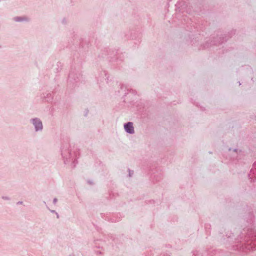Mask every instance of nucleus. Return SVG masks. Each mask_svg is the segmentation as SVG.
<instances>
[{
	"instance_id": "nucleus-2",
	"label": "nucleus",
	"mask_w": 256,
	"mask_h": 256,
	"mask_svg": "<svg viewBox=\"0 0 256 256\" xmlns=\"http://www.w3.org/2000/svg\"><path fill=\"white\" fill-rule=\"evenodd\" d=\"M67 150L68 156H65V159H66L68 162H72V167L74 168L78 164L77 158L78 152L76 150V148H75L74 146H72L71 144H70Z\"/></svg>"
},
{
	"instance_id": "nucleus-13",
	"label": "nucleus",
	"mask_w": 256,
	"mask_h": 256,
	"mask_svg": "<svg viewBox=\"0 0 256 256\" xmlns=\"http://www.w3.org/2000/svg\"><path fill=\"white\" fill-rule=\"evenodd\" d=\"M76 256V255H75V254H70V255H69V256Z\"/></svg>"
},
{
	"instance_id": "nucleus-11",
	"label": "nucleus",
	"mask_w": 256,
	"mask_h": 256,
	"mask_svg": "<svg viewBox=\"0 0 256 256\" xmlns=\"http://www.w3.org/2000/svg\"><path fill=\"white\" fill-rule=\"evenodd\" d=\"M88 183L90 184H93V182H92V181H90V180H88Z\"/></svg>"
},
{
	"instance_id": "nucleus-6",
	"label": "nucleus",
	"mask_w": 256,
	"mask_h": 256,
	"mask_svg": "<svg viewBox=\"0 0 256 256\" xmlns=\"http://www.w3.org/2000/svg\"><path fill=\"white\" fill-rule=\"evenodd\" d=\"M124 128L125 131L130 134H134V133L133 123L132 122H128L124 124Z\"/></svg>"
},
{
	"instance_id": "nucleus-10",
	"label": "nucleus",
	"mask_w": 256,
	"mask_h": 256,
	"mask_svg": "<svg viewBox=\"0 0 256 256\" xmlns=\"http://www.w3.org/2000/svg\"><path fill=\"white\" fill-rule=\"evenodd\" d=\"M104 74L105 76H106V78L108 79V76H107V74H106L105 72H104Z\"/></svg>"
},
{
	"instance_id": "nucleus-8",
	"label": "nucleus",
	"mask_w": 256,
	"mask_h": 256,
	"mask_svg": "<svg viewBox=\"0 0 256 256\" xmlns=\"http://www.w3.org/2000/svg\"><path fill=\"white\" fill-rule=\"evenodd\" d=\"M34 124L35 125L36 128V130H40L42 128V125L41 122H40L39 120L34 119Z\"/></svg>"
},
{
	"instance_id": "nucleus-9",
	"label": "nucleus",
	"mask_w": 256,
	"mask_h": 256,
	"mask_svg": "<svg viewBox=\"0 0 256 256\" xmlns=\"http://www.w3.org/2000/svg\"><path fill=\"white\" fill-rule=\"evenodd\" d=\"M128 176H132V174H134V171L133 170H128Z\"/></svg>"
},
{
	"instance_id": "nucleus-7",
	"label": "nucleus",
	"mask_w": 256,
	"mask_h": 256,
	"mask_svg": "<svg viewBox=\"0 0 256 256\" xmlns=\"http://www.w3.org/2000/svg\"><path fill=\"white\" fill-rule=\"evenodd\" d=\"M249 177L250 179H251V182L254 181V180H252L254 178L256 179V162L254 164V168H252L250 171Z\"/></svg>"
},
{
	"instance_id": "nucleus-5",
	"label": "nucleus",
	"mask_w": 256,
	"mask_h": 256,
	"mask_svg": "<svg viewBox=\"0 0 256 256\" xmlns=\"http://www.w3.org/2000/svg\"><path fill=\"white\" fill-rule=\"evenodd\" d=\"M228 151L232 160L238 158V155L242 152V150L238 148H230Z\"/></svg>"
},
{
	"instance_id": "nucleus-1",
	"label": "nucleus",
	"mask_w": 256,
	"mask_h": 256,
	"mask_svg": "<svg viewBox=\"0 0 256 256\" xmlns=\"http://www.w3.org/2000/svg\"><path fill=\"white\" fill-rule=\"evenodd\" d=\"M241 238L246 243L247 248L254 250L256 249V232L252 228L244 229L242 232Z\"/></svg>"
},
{
	"instance_id": "nucleus-12",
	"label": "nucleus",
	"mask_w": 256,
	"mask_h": 256,
	"mask_svg": "<svg viewBox=\"0 0 256 256\" xmlns=\"http://www.w3.org/2000/svg\"><path fill=\"white\" fill-rule=\"evenodd\" d=\"M98 240H96L94 241L96 245V244H97L96 242H98ZM98 247L100 248V246H98Z\"/></svg>"
},
{
	"instance_id": "nucleus-3",
	"label": "nucleus",
	"mask_w": 256,
	"mask_h": 256,
	"mask_svg": "<svg viewBox=\"0 0 256 256\" xmlns=\"http://www.w3.org/2000/svg\"><path fill=\"white\" fill-rule=\"evenodd\" d=\"M82 76L80 71L76 68H72L68 75V80L71 82L73 81L77 82L80 80Z\"/></svg>"
},
{
	"instance_id": "nucleus-15",
	"label": "nucleus",
	"mask_w": 256,
	"mask_h": 256,
	"mask_svg": "<svg viewBox=\"0 0 256 256\" xmlns=\"http://www.w3.org/2000/svg\"><path fill=\"white\" fill-rule=\"evenodd\" d=\"M161 256H165L164 254V255H162Z\"/></svg>"
},
{
	"instance_id": "nucleus-14",
	"label": "nucleus",
	"mask_w": 256,
	"mask_h": 256,
	"mask_svg": "<svg viewBox=\"0 0 256 256\" xmlns=\"http://www.w3.org/2000/svg\"><path fill=\"white\" fill-rule=\"evenodd\" d=\"M187 12L190 14L191 13V11L190 10H187Z\"/></svg>"
},
{
	"instance_id": "nucleus-4",
	"label": "nucleus",
	"mask_w": 256,
	"mask_h": 256,
	"mask_svg": "<svg viewBox=\"0 0 256 256\" xmlns=\"http://www.w3.org/2000/svg\"><path fill=\"white\" fill-rule=\"evenodd\" d=\"M223 40L222 39L221 37L214 38V37H210L208 38V40L206 41V44H204L203 46V48H208L211 46L212 45H216L217 44H222L223 42Z\"/></svg>"
}]
</instances>
